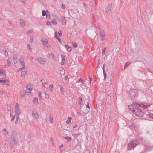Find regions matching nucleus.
<instances>
[{
  "label": "nucleus",
  "mask_w": 153,
  "mask_h": 153,
  "mask_svg": "<svg viewBox=\"0 0 153 153\" xmlns=\"http://www.w3.org/2000/svg\"><path fill=\"white\" fill-rule=\"evenodd\" d=\"M151 105H146L143 104H138L137 103L133 104L128 106V108L135 115L139 117H142L144 114V113L140 107H142L143 109H147L148 106Z\"/></svg>",
  "instance_id": "f257e3e1"
},
{
  "label": "nucleus",
  "mask_w": 153,
  "mask_h": 153,
  "mask_svg": "<svg viewBox=\"0 0 153 153\" xmlns=\"http://www.w3.org/2000/svg\"><path fill=\"white\" fill-rule=\"evenodd\" d=\"M139 140L132 139L130 140L129 143H128V150L133 149L135 147L137 144L140 142Z\"/></svg>",
  "instance_id": "f03ea898"
},
{
  "label": "nucleus",
  "mask_w": 153,
  "mask_h": 153,
  "mask_svg": "<svg viewBox=\"0 0 153 153\" xmlns=\"http://www.w3.org/2000/svg\"><path fill=\"white\" fill-rule=\"evenodd\" d=\"M138 92L137 90L134 89H131L130 91H129L128 92L129 94L130 95V97L133 98H136L137 97L138 95L137 93Z\"/></svg>",
  "instance_id": "7ed1b4c3"
},
{
  "label": "nucleus",
  "mask_w": 153,
  "mask_h": 153,
  "mask_svg": "<svg viewBox=\"0 0 153 153\" xmlns=\"http://www.w3.org/2000/svg\"><path fill=\"white\" fill-rule=\"evenodd\" d=\"M128 126L132 130H135L137 127L135 123L131 122H129L127 123Z\"/></svg>",
  "instance_id": "20e7f679"
},
{
  "label": "nucleus",
  "mask_w": 153,
  "mask_h": 153,
  "mask_svg": "<svg viewBox=\"0 0 153 153\" xmlns=\"http://www.w3.org/2000/svg\"><path fill=\"white\" fill-rule=\"evenodd\" d=\"M42 44L47 48H50V45H48V41L47 39L43 38L41 40Z\"/></svg>",
  "instance_id": "39448f33"
},
{
  "label": "nucleus",
  "mask_w": 153,
  "mask_h": 153,
  "mask_svg": "<svg viewBox=\"0 0 153 153\" xmlns=\"http://www.w3.org/2000/svg\"><path fill=\"white\" fill-rule=\"evenodd\" d=\"M100 36L101 37L102 40L104 41L106 39L105 33L103 30L100 31Z\"/></svg>",
  "instance_id": "423d86ee"
},
{
  "label": "nucleus",
  "mask_w": 153,
  "mask_h": 153,
  "mask_svg": "<svg viewBox=\"0 0 153 153\" xmlns=\"http://www.w3.org/2000/svg\"><path fill=\"white\" fill-rule=\"evenodd\" d=\"M11 141L13 143V145L14 146L17 143V137L14 135H12L11 136Z\"/></svg>",
  "instance_id": "0eeeda50"
},
{
  "label": "nucleus",
  "mask_w": 153,
  "mask_h": 153,
  "mask_svg": "<svg viewBox=\"0 0 153 153\" xmlns=\"http://www.w3.org/2000/svg\"><path fill=\"white\" fill-rule=\"evenodd\" d=\"M36 60L38 61L40 64H44L46 62L45 59L40 57H37Z\"/></svg>",
  "instance_id": "6e6552de"
},
{
  "label": "nucleus",
  "mask_w": 153,
  "mask_h": 153,
  "mask_svg": "<svg viewBox=\"0 0 153 153\" xmlns=\"http://www.w3.org/2000/svg\"><path fill=\"white\" fill-rule=\"evenodd\" d=\"M32 115L33 118L37 119L39 118V115L37 111L36 110H33L32 111Z\"/></svg>",
  "instance_id": "1a4fd4ad"
},
{
  "label": "nucleus",
  "mask_w": 153,
  "mask_h": 153,
  "mask_svg": "<svg viewBox=\"0 0 153 153\" xmlns=\"http://www.w3.org/2000/svg\"><path fill=\"white\" fill-rule=\"evenodd\" d=\"M12 60L13 59L11 58H9L7 59V63L5 65L6 68H7L10 65L11 63Z\"/></svg>",
  "instance_id": "9d476101"
},
{
  "label": "nucleus",
  "mask_w": 153,
  "mask_h": 153,
  "mask_svg": "<svg viewBox=\"0 0 153 153\" xmlns=\"http://www.w3.org/2000/svg\"><path fill=\"white\" fill-rule=\"evenodd\" d=\"M0 76L3 79H4L6 77V74L5 72L0 69Z\"/></svg>",
  "instance_id": "9b49d317"
},
{
  "label": "nucleus",
  "mask_w": 153,
  "mask_h": 153,
  "mask_svg": "<svg viewBox=\"0 0 153 153\" xmlns=\"http://www.w3.org/2000/svg\"><path fill=\"white\" fill-rule=\"evenodd\" d=\"M20 23L21 27H24L25 25V21L22 19H20Z\"/></svg>",
  "instance_id": "f8f14e48"
},
{
  "label": "nucleus",
  "mask_w": 153,
  "mask_h": 153,
  "mask_svg": "<svg viewBox=\"0 0 153 153\" xmlns=\"http://www.w3.org/2000/svg\"><path fill=\"white\" fill-rule=\"evenodd\" d=\"M55 36V37L58 40V41L61 44L62 43V42H61V39H60V38L57 35V34L56 32L55 33V36Z\"/></svg>",
  "instance_id": "ddd939ff"
},
{
  "label": "nucleus",
  "mask_w": 153,
  "mask_h": 153,
  "mask_svg": "<svg viewBox=\"0 0 153 153\" xmlns=\"http://www.w3.org/2000/svg\"><path fill=\"white\" fill-rule=\"evenodd\" d=\"M15 113L17 116H19L21 113V111L19 109H16L15 111Z\"/></svg>",
  "instance_id": "4468645a"
},
{
  "label": "nucleus",
  "mask_w": 153,
  "mask_h": 153,
  "mask_svg": "<svg viewBox=\"0 0 153 153\" xmlns=\"http://www.w3.org/2000/svg\"><path fill=\"white\" fill-rule=\"evenodd\" d=\"M27 87V90L25 91H27V92H28V93H31V92L32 91V88H30L28 87V86H26Z\"/></svg>",
  "instance_id": "2eb2a0df"
},
{
  "label": "nucleus",
  "mask_w": 153,
  "mask_h": 153,
  "mask_svg": "<svg viewBox=\"0 0 153 153\" xmlns=\"http://www.w3.org/2000/svg\"><path fill=\"white\" fill-rule=\"evenodd\" d=\"M49 120L50 122L52 123L53 121V117L52 115H50L49 117Z\"/></svg>",
  "instance_id": "dca6fc26"
},
{
  "label": "nucleus",
  "mask_w": 153,
  "mask_h": 153,
  "mask_svg": "<svg viewBox=\"0 0 153 153\" xmlns=\"http://www.w3.org/2000/svg\"><path fill=\"white\" fill-rule=\"evenodd\" d=\"M13 62L14 64L17 63V58L16 56H13Z\"/></svg>",
  "instance_id": "f3484780"
},
{
  "label": "nucleus",
  "mask_w": 153,
  "mask_h": 153,
  "mask_svg": "<svg viewBox=\"0 0 153 153\" xmlns=\"http://www.w3.org/2000/svg\"><path fill=\"white\" fill-rule=\"evenodd\" d=\"M7 81L6 80H0V83H1L2 85H5L6 84Z\"/></svg>",
  "instance_id": "a211bd4d"
},
{
  "label": "nucleus",
  "mask_w": 153,
  "mask_h": 153,
  "mask_svg": "<svg viewBox=\"0 0 153 153\" xmlns=\"http://www.w3.org/2000/svg\"><path fill=\"white\" fill-rule=\"evenodd\" d=\"M71 119L72 118L71 117H69L66 121V123L68 124H70L71 123Z\"/></svg>",
  "instance_id": "6ab92c4d"
},
{
  "label": "nucleus",
  "mask_w": 153,
  "mask_h": 153,
  "mask_svg": "<svg viewBox=\"0 0 153 153\" xmlns=\"http://www.w3.org/2000/svg\"><path fill=\"white\" fill-rule=\"evenodd\" d=\"M61 22L63 25H65L66 23V20L63 19H61Z\"/></svg>",
  "instance_id": "aec40b11"
},
{
  "label": "nucleus",
  "mask_w": 153,
  "mask_h": 153,
  "mask_svg": "<svg viewBox=\"0 0 153 153\" xmlns=\"http://www.w3.org/2000/svg\"><path fill=\"white\" fill-rule=\"evenodd\" d=\"M112 6V4L111 3L109 4L106 8V10H111Z\"/></svg>",
  "instance_id": "412c9836"
},
{
  "label": "nucleus",
  "mask_w": 153,
  "mask_h": 153,
  "mask_svg": "<svg viewBox=\"0 0 153 153\" xmlns=\"http://www.w3.org/2000/svg\"><path fill=\"white\" fill-rule=\"evenodd\" d=\"M65 47L68 51H71V47H69V46L68 45H66L65 46Z\"/></svg>",
  "instance_id": "4be33fe9"
},
{
  "label": "nucleus",
  "mask_w": 153,
  "mask_h": 153,
  "mask_svg": "<svg viewBox=\"0 0 153 153\" xmlns=\"http://www.w3.org/2000/svg\"><path fill=\"white\" fill-rule=\"evenodd\" d=\"M24 57L22 56L19 59V61L20 62V63H21L22 62H24Z\"/></svg>",
  "instance_id": "5701e85b"
},
{
  "label": "nucleus",
  "mask_w": 153,
  "mask_h": 153,
  "mask_svg": "<svg viewBox=\"0 0 153 153\" xmlns=\"http://www.w3.org/2000/svg\"><path fill=\"white\" fill-rule=\"evenodd\" d=\"M21 65L22 66V68H23V69H25V65L24 62H22L20 63Z\"/></svg>",
  "instance_id": "b1692460"
},
{
  "label": "nucleus",
  "mask_w": 153,
  "mask_h": 153,
  "mask_svg": "<svg viewBox=\"0 0 153 153\" xmlns=\"http://www.w3.org/2000/svg\"><path fill=\"white\" fill-rule=\"evenodd\" d=\"M59 86H60V90H61V93L62 94H64V89H63V88L61 85H60Z\"/></svg>",
  "instance_id": "393cba45"
},
{
  "label": "nucleus",
  "mask_w": 153,
  "mask_h": 153,
  "mask_svg": "<svg viewBox=\"0 0 153 153\" xmlns=\"http://www.w3.org/2000/svg\"><path fill=\"white\" fill-rule=\"evenodd\" d=\"M60 72L62 74H63L65 73V71L63 68H62L60 70Z\"/></svg>",
  "instance_id": "a878e982"
},
{
  "label": "nucleus",
  "mask_w": 153,
  "mask_h": 153,
  "mask_svg": "<svg viewBox=\"0 0 153 153\" xmlns=\"http://www.w3.org/2000/svg\"><path fill=\"white\" fill-rule=\"evenodd\" d=\"M27 71H22L21 73V76H24L26 75L27 74Z\"/></svg>",
  "instance_id": "bb28decb"
},
{
  "label": "nucleus",
  "mask_w": 153,
  "mask_h": 153,
  "mask_svg": "<svg viewBox=\"0 0 153 153\" xmlns=\"http://www.w3.org/2000/svg\"><path fill=\"white\" fill-rule=\"evenodd\" d=\"M53 84H51L50 85L49 87V88L50 90L52 91L53 90Z\"/></svg>",
  "instance_id": "cd10ccee"
},
{
  "label": "nucleus",
  "mask_w": 153,
  "mask_h": 153,
  "mask_svg": "<svg viewBox=\"0 0 153 153\" xmlns=\"http://www.w3.org/2000/svg\"><path fill=\"white\" fill-rule=\"evenodd\" d=\"M27 92V91H24L22 92V93L21 95V97H24L26 93Z\"/></svg>",
  "instance_id": "c85d7f7f"
},
{
  "label": "nucleus",
  "mask_w": 153,
  "mask_h": 153,
  "mask_svg": "<svg viewBox=\"0 0 153 153\" xmlns=\"http://www.w3.org/2000/svg\"><path fill=\"white\" fill-rule=\"evenodd\" d=\"M72 45L74 48H76L77 47V44L76 42H73Z\"/></svg>",
  "instance_id": "c756f323"
},
{
  "label": "nucleus",
  "mask_w": 153,
  "mask_h": 153,
  "mask_svg": "<svg viewBox=\"0 0 153 153\" xmlns=\"http://www.w3.org/2000/svg\"><path fill=\"white\" fill-rule=\"evenodd\" d=\"M38 98H35L33 100V103L35 104V103H37L38 102Z\"/></svg>",
  "instance_id": "7c9ffc66"
},
{
  "label": "nucleus",
  "mask_w": 153,
  "mask_h": 153,
  "mask_svg": "<svg viewBox=\"0 0 153 153\" xmlns=\"http://www.w3.org/2000/svg\"><path fill=\"white\" fill-rule=\"evenodd\" d=\"M33 32V30L32 29H31L29 31H28V32H27L26 33V34L27 35H29L30 33H32Z\"/></svg>",
  "instance_id": "2f4dec72"
},
{
  "label": "nucleus",
  "mask_w": 153,
  "mask_h": 153,
  "mask_svg": "<svg viewBox=\"0 0 153 153\" xmlns=\"http://www.w3.org/2000/svg\"><path fill=\"white\" fill-rule=\"evenodd\" d=\"M42 15L43 16H45L46 15L47 13V11H45L44 10H42Z\"/></svg>",
  "instance_id": "473e14b6"
},
{
  "label": "nucleus",
  "mask_w": 153,
  "mask_h": 153,
  "mask_svg": "<svg viewBox=\"0 0 153 153\" xmlns=\"http://www.w3.org/2000/svg\"><path fill=\"white\" fill-rule=\"evenodd\" d=\"M3 51H4V54L5 55V56L6 57L8 56V53L7 51H6V50L4 51V50Z\"/></svg>",
  "instance_id": "72a5a7b5"
},
{
  "label": "nucleus",
  "mask_w": 153,
  "mask_h": 153,
  "mask_svg": "<svg viewBox=\"0 0 153 153\" xmlns=\"http://www.w3.org/2000/svg\"><path fill=\"white\" fill-rule=\"evenodd\" d=\"M19 116H17V117L16 118V120L15 121V124L16 125L17 124L18 122V120L19 119Z\"/></svg>",
  "instance_id": "f704fd0d"
},
{
  "label": "nucleus",
  "mask_w": 153,
  "mask_h": 153,
  "mask_svg": "<svg viewBox=\"0 0 153 153\" xmlns=\"http://www.w3.org/2000/svg\"><path fill=\"white\" fill-rule=\"evenodd\" d=\"M64 137V138H65V139L68 140L69 141L71 140V139H72V138L69 136Z\"/></svg>",
  "instance_id": "c9c22d12"
},
{
  "label": "nucleus",
  "mask_w": 153,
  "mask_h": 153,
  "mask_svg": "<svg viewBox=\"0 0 153 153\" xmlns=\"http://www.w3.org/2000/svg\"><path fill=\"white\" fill-rule=\"evenodd\" d=\"M61 57L62 58V61H65V56L64 55L62 54L61 55Z\"/></svg>",
  "instance_id": "e433bc0d"
},
{
  "label": "nucleus",
  "mask_w": 153,
  "mask_h": 153,
  "mask_svg": "<svg viewBox=\"0 0 153 153\" xmlns=\"http://www.w3.org/2000/svg\"><path fill=\"white\" fill-rule=\"evenodd\" d=\"M130 63L129 62H126L125 65V66H124L125 68H126V67H127V66H129L130 65Z\"/></svg>",
  "instance_id": "4c0bfd02"
},
{
  "label": "nucleus",
  "mask_w": 153,
  "mask_h": 153,
  "mask_svg": "<svg viewBox=\"0 0 153 153\" xmlns=\"http://www.w3.org/2000/svg\"><path fill=\"white\" fill-rule=\"evenodd\" d=\"M33 35H30V40L31 42H32L33 40Z\"/></svg>",
  "instance_id": "58836bf2"
},
{
  "label": "nucleus",
  "mask_w": 153,
  "mask_h": 153,
  "mask_svg": "<svg viewBox=\"0 0 153 153\" xmlns=\"http://www.w3.org/2000/svg\"><path fill=\"white\" fill-rule=\"evenodd\" d=\"M79 102L80 104H81L82 102V99L80 97L79 99Z\"/></svg>",
  "instance_id": "ea45409f"
},
{
  "label": "nucleus",
  "mask_w": 153,
  "mask_h": 153,
  "mask_svg": "<svg viewBox=\"0 0 153 153\" xmlns=\"http://www.w3.org/2000/svg\"><path fill=\"white\" fill-rule=\"evenodd\" d=\"M46 11H47V13L46 15V17L47 18H49L50 17V16L49 14V13L48 12V10H46Z\"/></svg>",
  "instance_id": "a19ab883"
},
{
  "label": "nucleus",
  "mask_w": 153,
  "mask_h": 153,
  "mask_svg": "<svg viewBox=\"0 0 153 153\" xmlns=\"http://www.w3.org/2000/svg\"><path fill=\"white\" fill-rule=\"evenodd\" d=\"M58 34L60 37L62 36V32L61 30H59L58 32Z\"/></svg>",
  "instance_id": "79ce46f5"
},
{
  "label": "nucleus",
  "mask_w": 153,
  "mask_h": 153,
  "mask_svg": "<svg viewBox=\"0 0 153 153\" xmlns=\"http://www.w3.org/2000/svg\"><path fill=\"white\" fill-rule=\"evenodd\" d=\"M148 115L150 118L153 119V113H149Z\"/></svg>",
  "instance_id": "37998d69"
},
{
  "label": "nucleus",
  "mask_w": 153,
  "mask_h": 153,
  "mask_svg": "<svg viewBox=\"0 0 153 153\" xmlns=\"http://www.w3.org/2000/svg\"><path fill=\"white\" fill-rule=\"evenodd\" d=\"M7 110L8 111H10L11 110V107L10 106H7Z\"/></svg>",
  "instance_id": "c03bdc74"
},
{
  "label": "nucleus",
  "mask_w": 153,
  "mask_h": 153,
  "mask_svg": "<svg viewBox=\"0 0 153 153\" xmlns=\"http://www.w3.org/2000/svg\"><path fill=\"white\" fill-rule=\"evenodd\" d=\"M45 97L47 99L49 98V96L46 93H45Z\"/></svg>",
  "instance_id": "a18cd8bd"
},
{
  "label": "nucleus",
  "mask_w": 153,
  "mask_h": 153,
  "mask_svg": "<svg viewBox=\"0 0 153 153\" xmlns=\"http://www.w3.org/2000/svg\"><path fill=\"white\" fill-rule=\"evenodd\" d=\"M10 116L11 117H13V116H14V115H13V111H11L10 113Z\"/></svg>",
  "instance_id": "49530a36"
},
{
  "label": "nucleus",
  "mask_w": 153,
  "mask_h": 153,
  "mask_svg": "<svg viewBox=\"0 0 153 153\" xmlns=\"http://www.w3.org/2000/svg\"><path fill=\"white\" fill-rule=\"evenodd\" d=\"M104 75V80L106 79L107 77V75L106 74L105 72L104 73H103Z\"/></svg>",
  "instance_id": "de8ad7c7"
},
{
  "label": "nucleus",
  "mask_w": 153,
  "mask_h": 153,
  "mask_svg": "<svg viewBox=\"0 0 153 153\" xmlns=\"http://www.w3.org/2000/svg\"><path fill=\"white\" fill-rule=\"evenodd\" d=\"M52 22L54 25H56L57 24V22L55 20H53Z\"/></svg>",
  "instance_id": "09e8293b"
},
{
  "label": "nucleus",
  "mask_w": 153,
  "mask_h": 153,
  "mask_svg": "<svg viewBox=\"0 0 153 153\" xmlns=\"http://www.w3.org/2000/svg\"><path fill=\"white\" fill-rule=\"evenodd\" d=\"M27 47L28 49H29L31 51L32 48H31V46L30 44H27Z\"/></svg>",
  "instance_id": "8fccbe9b"
},
{
  "label": "nucleus",
  "mask_w": 153,
  "mask_h": 153,
  "mask_svg": "<svg viewBox=\"0 0 153 153\" xmlns=\"http://www.w3.org/2000/svg\"><path fill=\"white\" fill-rule=\"evenodd\" d=\"M46 25H51V23L49 21H47L46 22Z\"/></svg>",
  "instance_id": "3c124183"
},
{
  "label": "nucleus",
  "mask_w": 153,
  "mask_h": 153,
  "mask_svg": "<svg viewBox=\"0 0 153 153\" xmlns=\"http://www.w3.org/2000/svg\"><path fill=\"white\" fill-rule=\"evenodd\" d=\"M61 8L63 9H64L65 8V5L63 4H62L61 6Z\"/></svg>",
  "instance_id": "603ef678"
},
{
  "label": "nucleus",
  "mask_w": 153,
  "mask_h": 153,
  "mask_svg": "<svg viewBox=\"0 0 153 153\" xmlns=\"http://www.w3.org/2000/svg\"><path fill=\"white\" fill-rule=\"evenodd\" d=\"M19 107V104L18 103H16L15 106V109H16V108L18 109V107Z\"/></svg>",
  "instance_id": "864d4df0"
},
{
  "label": "nucleus",
  "mask_w": 153,
  "mask_h": 153,
  "mask_svg": "<svg viewBox=\"0 0 153 153\" xmlns=\"http://www.w3.org/2000/svg\"><path fill=\"white\" fill-rule=\"evenodd\" d=\"M51 56H52V57L53 58V60H55L54 55V54L51 53Z\"/></svg>",
  "instance_id": "5fc2aeb1"
},
{
  "label": "nucleus",
  "mask_w": 153,
  "mask_h": 153,
  "mask_svg": "<svg viewBox=\"0 0 153 153\" xmlns=\"http://www.w3.org/2000/svg\"><path fill=\"white\" fill-rule=\"evenodd\" d=\"M78 82H80V81H82V83H83V80L81 78H79L78 79Z\"/></svg>",
  "instance_id": "6e6d98bb"
},
{
  "label": "nucleus",
  "mask_w": 153,
  "mask_h": 153,
  "mask_svg": "<svg viewBox=\"0 0 153 153\" xmlns=\"http://www.w3.org/2000/svg\"><path fill=\"white\" fill-rule=\"evenodd\" d=\"M21 1L25 4H26V0H21Z\"/></svg>",
  "instance_id": "4d7b16f0"
},
{
  "label": "nucleus",
  "mask_w": 153,
  "mask_h": 153,
  "mask_svg": "<svg viewBox=\"0 0 153 153\" xmlns=\"http://www.w3.org/2000/svg\"><path fill=\"white\" fill-rule=\"evenodd\" d=\"M38 94H39V98L41 99L42 98V97L41 96V92L40 91H39L38 93Z\"/></svg>",
  "instance_id": "13d9d810"
},
{
  "label": "nucleus",
  "mask_w": 153,
  "mask_h": 153,
  "mask_svg": "<svg viewBox=\"0 0 153 153\" xmlns=\"http://www.w3.org/2000/svg\"><path fill=\"white\" fill-rule=\"evenodd\" d=\"M5 91H0V94L1 95H2L4 94V93Z\"/></svg>",
  "instance_id": "bf43d9fd"
},
{
  "label": "nucleus",
  "mask_w": 153,
  "mask_h": 153,
  "mask_svg": "<svg viewBox=\"0 0 153 153\" xmlns=\"http://www.w3.org/2000/svg\"><path fill=\"white\" fill-rule=\"evenodd\" d=\"M106 50V48H105L104 49L102 52V54H104L105 53V51Z\"/></svg>",
  "instance_id": "052dcab7"
},
{
  "label": "nucleus",
  "mask_w": 153,
  "mask_h": 153,
  "mask_svg": "<svg viewBox=\"0 0 153 153\" xmlns=\"http://www.w3.org/2000/svg\"><path fill=\"white\" fill-rule=\"evenodd\" d=\"M47 56L49 58H50L51 57V53L50 54H48L47 55Z\"/></svg>",
  "instance_id": "680f3d73"
},
{
  "label": "nucleus",
  "mask_w": 153,
  "mask_h": 153,
  "mask_svg": "<svg viewBox=\"0 0 153 153\" xmlns=\"http://www.w3.org/2000/svg\"><path fill=\"white\" fill-rule=\"evenodd\" d=\"M12 117V119H11V121H13L15 119V116L14 115V116H13V117Z\"/></svg>",
  "instance_id": "e2e57ef3"
},
{
  "label": "nucleus",
  "mask_w": 153,
  "mask_h": 153,
  "mask_svg": "<svg viewBox=\"0 0 153 153\" xmlns=\"http://www.w3.org/2000/svg\"><path fill=\"white\" fill-rule=\"evenodd\" d=\"M103 70V73H104L105 72V67L104 66H103V68H102Z\"/></svg>",
  "instance_id": "0e129e2a"
},
{
  "label": "nucleus",
  "mask_w": 153,
  "mask_h": 153,
  "mask_svg": "<svg viewBox=\"0 0 153 153\" xmlns=\"http://www.w3.org/2000/svg\"><path fill=\"white\" fill-rule=\"evenodd\" d=\"M64 61H62L61 62V64L62 65H63L64 64Z\"/></svg>",
  "instance_id": "69168bd1"
},
{
  "label": "nucleus",
  "mask_w": 153,
  "mask_h": 153,
  "mask_svg": "<svg viewBox=\"0 0 153 153\" xmlns=\"http://www.w3.org/2000/svg\"><path fill=\"white\" fill-rule=\"evenodd\" d=\"M86 107L87 108H90V107H89V103L88 102V104L87 105H86Z\"/></svg>",
  "instance_id": "338daca9"
},
{
  "label": "nucleus",
  "mask_w": 153,
  "mask_h": 153,
  "mask_svg": "<svg viewBox=\"0 0 153 153\" xmlns=\"http://www.w3.org/2000/svg\"><path fill=\"white\" fill-rule=\"evenodd\" d=\"M45 84L44 83H42V87H44V88H46V87H45Z\"/></svg>",
  "instance_id": "774afa93"
}]
</instances>
